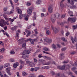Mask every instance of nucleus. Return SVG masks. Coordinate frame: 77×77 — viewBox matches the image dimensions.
Here are the masks:
<instances>
[{"mask_svg":"<svg viewBox=\"0 0 77 77\" xmlns=\"http://www.w3.org/2000/svg\"><path fill=\"white\" fill-rule=\"evenodd\" d=\"M31 5V4H30V3L29 2H28V3H26V5L27 6H30Z\"/></svg>","mask_w":77,"mask_h":77,"instance_id":"680f3d73","label":"nucleus"},{"mask_svg":"<svg viewBox=\"0 0 77 77\" xmlns=\"http://www.w3.org/2000/svg\"><path fill=\"white\" fill-rule=\"evenodd\" d=\"M72 66H77V63L76 62L74 64H72Z\"/></svg>","mask_w":77,"mask_h":77,"instance_id":"49530a36","label":"nucleus"},{"mask_svg":"<svg viewBox=\"0 0 77 77\" xmlns=\"http://www.w3.org/2000/svg\"><path fill=\"white\" fill-rule=\"evenodd\" d=\"M6 72L9 75H11V72H10V71H7Z\"/></svg>","mask_w":77,"mask_h":77,"instance_id":"de8ad7c7","label":"nucleus"},{"mask_svg":"<svg viewBox=\"0 0 77 77\" xmlns=\"http://www.w3.org/2000/svg\"><path fill=\"white\" fill-rule=\"evenodd\" d=\"M11 69V67H8L6 69V71H10Z\"/></svg>","mask_w":77,"mask_h":77,"instance_id":"c85d7f7f","label":"nucleus"},{"mask_svg":"<svg viewBox=\"0 0 77 77\" xmlns=\"http://www.w3.org/2000/svg\"><path fill=\"white\" fill-rule=\"evenodd\" d=\"M25 61L26 62V63H28L29 64H30V63H31V62L28 59H26L25 60Z\"/></svg>","mask_w":77,"mask_h":77,"instance_id":"f704fd0d","label":"nucleus"},{"mask_svg":"<svg viewBox=\"0 0 77 77\" xmlns=\"http://www.w3.org/2000/svg\"><path fill=\"white\" fill-rule=\"evenodd\" d=\"M22 74L23 75H24L25 76H26V75H27V74H26V73L25 72H24Z\"/></svg>","mask_w":77,"mask_h":77,"instance_id":"bf43d9fd","label":"nucleus"},{"mask_svg":"<svg viewBox=\"0 0 77 77\" xmlns=\"http://www.w3.org/2000/svg\"><path fill=\"white\" fill-rule=\"evenodd\" d=\"M19 62L20 64H22V65H24L25 64V63L22 60H19Z\"/></svg>","mask_w":77,"mask_h":77,"instance_id":"bb28decb","label":"nucleus"},{"mask_svg":"<svg viewBox=\"0 0 77 77\" xmlns=\"http://www.w3.org/2000/svg\"><path fill=\"white\" fill-rule=\"evenodd\" d=\"M76 21V18H69L68 19V21H70L71 23H73V22H75Z\"/></svg>","mask_w":77,"mask_h":77,"instance_id":"39448f33","label":"nucleus"},{"mask_svg":"<svg viewBox=\"0 0 77 77\" xmlns=\"http://www.w3.org/2000/svg\"><path fill=\"white\" fill-rule=\"evenodd\" d=\"M10 66V64L9 63H7L3 65V67L4 68H6V67H8V66Z\"/></svg>","mask_w":77,"mask_h":77,"instance_id":"a211bd4d","label":"nucleus"},{"mask_svg":"<svg viewBox=\"0 0 77 77\" xmlns=\"http://www.w3.org/2000/svg\"><path fill=\"white\" fill-rule=\"evenodd\" d=\"M33 9L32 7H30L27 10L28 14H29V15L31 14L32 13V11H33Z\"/></svg>","mask_w":77,"mask_h":77,"instance_id":"6e6552de","label":"nucleus"},{"mask_svg":"<svg viewBox=\"0 0 77 77\" xmlns=\"http://www.w3.org/2000/svg\"><path fill=\"white\" fill-rule=\"evenodd\" d=\"M71 39L72 41V43H74V41H75V42H77V39L76 37H75L74 40L73 39V38L72 37H71Z\"/></svg>","mask_w":77,"mask_h":77,"instance_id":"f3484780","label":"nucleus"},{"mask_svg":"<svg viewBox=\"0 0 77 77\" xmlns=\"http://www.w3.org/2000/svg\"><path fill=\"white\" fill-rule=\"evenodd\" d=\"M67 1L69 3L70 5H74V2L73 0H71V1H70V0H67Z\"/></svg>","mask_w":77,"mask_h":77,"instance_id":"2eb2a0df","label":"nucleus"},{"mask_svg":"<svg viewBox=\"0 0 77 77\" xmlns=\"http://www.w3.org/2000/svg\"><path fill=\"white\" fill-rule=\"evenodd\" d=\"M29 77H35V75H34L31 74L29 76Z\"/></svg>","mask_w":77,"mask_h":77,"instance_id":"603ef678","label":"nucleus"},{"mask_svg":"<svg viewBox=\"0 0 77 77\" xmlns=\"http://www.w3.org/2000/svg\"><path fill=\"white\" fill-rule=\"evenodd\" d=\"M65 1V0H62L60 3V5L61 6V8H63L64 6V5H63V2Z\"/></svg>","mask_w":77,"mask_h":77,"instance_id":"6ab92c4d","label":"nucleus"},{"mask_svg":"<svg viewBox=\"0 0 77 77\" xmlns=\"http://www.w3.org/2000/svg\"><path fill=\"white\" fill-rule=\"evenodd\" d=\"M43 50H44V51H49V49H48V48H44Z\"/></svg>","mask_w":77,"mask_h":77,"instance_id":"72a5a7b5","label":"nucleus"},{"mask_svg":"<svg viewBox=\"0 0 77 77\" xmlns=\"http://www.w3.org/2000/svg\"><path fill=\"white\" fill-rule=\"evenodd\" d=\"M39 69V67H35L34 69V71H38Z\"/></svg>","mask_w":77,"mask_h":77,"instance_id":"c9c22d12","label":"nucleus"},{"mask_svg":"<svg viewBox=\"0 0 77 77\" xmlns=\"http://www.w3.org/2000/svg\"><path fill=\"white\" fill-rule=\"evenodd\" d=\"M42 54H39L38 56V57L39 58H41V57H42Z\"/></svg>","mask_w":77,"mask_h":77,"instance_id":"864d4df0","label":"nucleus"},{"mask_svg":"<svg viewBox=\"0 0 77 77\" xmlns=\"http://www.w3.org/2000/svg\"><path fill=\"white\" fill-rule=\"evenodd\" d=\"M62 40L63 41H64L66 42V41H67L66 40H65V38L64 37H62Z\"/></svg>","mask_w":77,"mask_h":77,"instance_id":"3c124183","label":"nucleus"},{"mask_svg":"<svg viewBox=\"0 0 77 77\" xmlns=\"http://www.w3.org/2000/svg\"><path fill=\"white\" fill-rule=\"evenodd\" d=\"M44 40L45 42H47L48 43H50V42H52V39H50L49 40L48 39V38L47 37L44 38Z\"/></svg>","mask_w":77,"mask_h":77,"instance_id":"0eeeda50","label":"nucleus"},{"mask_svg":"<svg viewBox=\"0 0 77 77\" xmlns=\"http://www.w3.org/2000/svg\"><path fill=\"white\" fill-rule=\"evenodd\" d=\"M25 41H24V38H23L22 39H19L18 41L17 42L19 44H21L22 43L24 42Z\"/></svg>","mask_w":77,"mask_h":77,"instance_id":"9d476101","label":"nucleus"},{"mask_svg":"<svg viewBox=\"0 0 77 77\" xmlns=\"http://www.w3.org/2000/svg\"><path fill=\"white\" fill-rule=\"evenodd\" d=\"M5 51V49L4 48H2L0 49V52L2 53V52H3V51Z\"/></svg>","mask_w":77,"mask_h":77,"instance_id":"37998d69","label":"nucleus"},{"mask_svg":"<svg viewBox=\"0 0 77 77\" xmlns=\"http://www.w3.org/2000/svg\"><path fill=\"white\" fill-rule=\"evenodd\" d=\"M26 50H24V51L23 52V53L22 54V55H25L26 54Z\"/></svg>","mask_w":77,"mask_h":77,"instance_id":"4c0bfd02","label":"nucleus"},{"mask_svg":"<svg viewBox=\"0 0 77 77\" xmlns=\"http://www.w3.org/2000/svg\"><path fill=\"white\" fill-rule=\"evenodd\" d=\"M53 5H50L48 8V11L50 13H52L53 11Z\"/></svg>","mask_w":77,"mask_h":77,"instance_id":"20e7f679","label":"nucleus"},{"mask_svg":"<svg viewBox=\"0 0 77 77\" xmlns=\"http://www.w3.org/2000/svg\"><path fill=\"white\" fill-rule=\"evenodd\" d=\"M52 47H53V48H54V49H56V48H57L56 46V45L54 44L52 45Z\"/></svg>","mask_w":77,"mask_h":77,"instance_id":"e433bc0d","label":"nucleus"},{"mask_svg":"<svg viewBox=\"0 0 77 77\" xmlns=\"http://www.w3.org/2000/svg\"><path fill=\"white\" fill-rule=\"evenodd\" d=\"M0 45H3V42L2 41H0Z\"/></svg>","mask_w":77,"mask_h":77,"instance_id":"052dcab7","label":"nucleus"},{"mask_svg":"<svg viewBox=\"0 0 77 77\" xmlns=\"http://www.w3.org/2000/svg\"><path fill=\"white\" fill-rule=\"evenodd\" d=\"M8 20L9 21H11V23L14 22V19H12L11 18H9L8 19Z\"/></svg>","mask_w":77,"mask_h":77,"instance_id":"2f4dec72","label":"nucleus"},{"mask_svg":"<svg viewBox=\"0 0 77 77\" xmlns=\"http://www.w3.org/2000/svg\"><path fill=\"white\" fill-rule=\"evenodd\" d=\"M3 65H1L0 66V71H1L3 69Z\"/></svg>","mask_w":77,"mask_h":77,"instance_id":"a18cd8bd","label":"nucleus"},{"mask_svg":"<svg viewBox=\"0 0 77 77\" xmlns=\"http://www.w3.org/2000/svg\"><path fill=\"white\" fill-rule=\"evenodd\" d=\"M41 3V0H38L36 1V5H40Z\"/></svg>","mask_w":77,"mask_h":77,"instance_id":"412c9836","label":"nucleus"},{"mask_svg":"<svg viewBox=\"0 0 77 77\" xmlns=\"http://www.w3.org/2000/svg\"><path fill=\"white\" fill-rule=\"evenodd\" d=\"M58 24H60L61 27H63V26H64L65 22H61L60 23L58 22Z\"/></svg>","mask_w":77,"mask_h":77,"instance_id":"5701e85b","label":"nucleus"},{"mask_svg":"<svg viewBox=\"0 0 77 77\" xmlns=\"http://www.w3.org/2000/svg\"><path fill=\"white\" fill-rule=\"evenodd\" d=\"M17 11L18 13L20 14H21V12H22V11L20 9H17Z\"/></svg>","mask_w":77,"mask_h":77,"instance_id":"7c9ffc66","label":"nucleus"},{"mask_svg":"<svg viewBox=\"0 0 77 77\" xmlns=\"http://www.w3.org/2000/svg\"><path fill=\"white\" fill-rule=\"evenodd\" d=\"M51 63V62L49 61L48 62V63H43V65H49Z\"/></svg>","mask_w":77,"mask_h":77,"instance_id":"b1692460","label":"nucleus"},{"mask_svg":"<svg viewBox=\"0 0 77 77\" xmlns=\"http://www.w3.org/2000/svg\"><path fill=\"white\" fill-rule=\"evenodd\" d=\"M25 51H26V52L27 54H30V52L29 50H25Z\"/></svg>","mask_w":77,"mask_h":77,"instance_id":"58836bf2","label":"nucleus"},{"mask_svg":"<svg viewBox=\"0 0 77 77\" xmlns=\"http://www.w3.org/2000/svg\"><path fill=\"white\" fill-rule=\"evenodd\" d=\"M77 69L75 67H74L72 68V71H74V70H75Z\"/></svg>","mask_w":77,"mask_h":77,"instance_id":"69168bd1","label":"nucleus"},{"mask_svg":"<svg viewBox=\"0 0 77 77\" xmlns=\"http://www.w3.org/2000/svg\"><path fill=\"white\" fill-rule=\"evenodd\" d=\"M60 17V16L59 13H57L55 15H52L51 17V19L52 23H54V22L56 21V18H59Z\"/></svg>","mask_w":77,"mask_h":77,"instance_id":"f257e3e1","label":"nucleus"},{"mask_svg":"<svg viewBox=\"0 0 77 77\" xmlns=\"http://www.w3.org/2000/svg\"><path fill=\"white\" fill-rule=\"evenodd\" d=\"M58 68L60 69H61V70H63L64 69H65V65H64L62 66H58Z\"/></svg>","mask_w":77,"mask_h":77,"instance_id":"ddd939ff","label":"nucleus"},{"mask_svg":"<svg viewBox=\"0 0 77 77\" xmlns=\"http://www.w3.org/2000/svg\"><path fill=\"white\" fill-rule=\"evenodd\" d=\"M37 29H34V31L35 32V35H37V34H38V32H37Z\"/></svg>","mask_w":77,"mask_h":77,"instance_id":"09e8293b","label":"nucleus"},{"mask_svg":"<svg viewBox=\"0 0 77 77\" xmlns=\"http://www.w3.org/2000/svg\"><path fill=\"white\" fill-rule=\"evenodd\" d=\"M19 65V63L17 62L14 64L13 65V66L14 68H16L17 66H18Z\"/></svg>","mask_w":77,"mask_h":77,"instance_id":"f8f14e48","label":"nucleus"},{"mask_svg":"<svg viewBox=\"0 0 77 77\" xmlns=\"http://www.w3.org/2000/svg\"><path fill=\"white\" fill-rule=\"evenodd\" d=\"M74 29H77V25H76V26H73Z\"/></svg>","mask_w":77,"mask_h":77,"instance_id":"0e129e2a","label":"nucleus"},{"mask_svg":"<svg viewBox=\"0 0 77 77\" xmlns=\"http://www.w3.org/2000/svg\"><path fill=\"white\" fill-rule=\"evenodd\" d=\"M44 68V69H48L49 68V67L48 66H45L44 67H43Z\"/></svg>","mask_w":77,"mask_h":77,"instance_id":"4d7b16f0","label":"nucleus"},{"mask_svg":"<svg viewBox=\"0 0 77 77\" xmlns=\"http://www.w3.org/2000/svg\"><path fill=\"white\" fill-rule=\"evenodd\" d=\"M70 8L71 9H76L77 7L75 5H73L70 7Z\"/></svg>","mask_w":77,"mask_h":77,"instance_id":"c756f323","label":"nucleus"},{"mask_svg":"<svg viewBox=\"0 0 77 77\" xmlns=\"http://www.w3.org/2000/svg\"><path fill=\"white\" fill-rule=\"evenodd\" d=\"M45 30H46V33L47 35H49L50 33V31L48 30V28H45Z\"/></svg>","mask_w":77,"mask_h":77,"instance_id":"4468645a","label":"nucleus"},{"mask_svg":"<svg viewBox=\"0 0 77 77\" xmlns=\"http://www.w3.org/2000/svg\"><path fill=\"white\" fill-rule=\"evenodd\" d=\"M40 62L41 63V64H43V63H45L46 62L45 60H42L40 61Z\"/></svg>","mask_w":77,"mask_h":77,"instance_id":"473e14b6","label":"nucleus"},{"mask_svg":"<svg viewBox=\"0 0 77 77\" xmlns=\"http://www.w3.org/2000/svg\"><path fill=\"white\" fill-rule=\"evenodd\" d=\"M8 10V8H4V11H6Z\"/></svg>","mask_w":77,"mask_h":77,"instance_id":"774afa93","label":"nucleus"},{"mask_svg":"<svg viewBox=\"0 0 77 77\" xmlns=\"http://www.w3.org/2000/svg\"><path fill=\"white\" fill-rule=\"evenodd\" d=\"M10 61L11 62H15V60L14 59L11 58L10 59Z\"/></svg>","mask_w":77,"mask_h":77,"instance_id":"a19ab883","label":"nucleus"},{"mask_svg":"<svg viewBox=\"0 0 77 77\" xmlns=\"http://www.w3.org/2000/svg\"><path fill=\"white\" fill-rule=\"evenodd\" d=\"M6 14H7V15H10V13L9 12L7 11L5 13H4L3 14V17H4L5 18V20H8V16H7V15H6Z\"/></svg>","mask_w":77,"mask_h":77,"instance_id":"423d86ee","label":"nucleus"},{"mask_svg":"<svg viewBox=\"0 0 77 77\" xmlns=\"http://www.w3.org/2000/svg\"><path fill=\"white\" fill-rule=\"evenodd\" d=\"M17 27H18V26H15L13 27L12 28H11V30H13V31H14V30H16V29H17Z\"/></svg>","mask_w":77,"mask_h":77,"instance_id":"aec40b11","label":"nucleus"},{"mask_svg":"<svg viewBox=\"0 0 77 77\" xmlns=\"http://www.w3.org/2000/svg\"><path fill=\"white\" fill-rule=\"evenodd\" d=\"M41 52V49H38L36 52V53H39Z\"/></svg>","mask_w":77,"mask_h":77,"instance_id":"79ce46f5","label":"nucleus"},{"mask_svg":"<svg viewBox=\"0 0 77 77\" xmlns=\"http://www.w3.org/2000/svg\"><path fill=\"white\" fill-rule=\"evenodd\" d=\"M34 62L35 63H37V59L36 58H33Z\"/></svg>","mask_w":77,"mask_h":77,"instance_id":"8fccbe9b","label":"nucleus"},{"mask_svg":"<svg viewBox=\"0 0 77 77\" xmlns=\"http://www.w3.org/2000/svg\"><path fill=\"white\" fill-rule=\"evenodd\" d=\"M25 41H24V42H25L24 43H23L22 45V47L23 48H26V42H25Z\"/></svg>","mask_w":77,"mask_h":77,"instance_id":"dca6fc26","label":"nucleus"},{"mask_svg":"<svg viewBox=\"0 0 77 77\" xmlns=\"http://www.w3.org/2000/svg\"><path fill=\"white\" fill-rule=\"evenodd\" d=\"M73 14V13H72V11H69V14L70 15V17H72L74 16V15L72 14Z\"/></svg>","mask_w":77,"mask_h":77,"instance_id":"a878e982","label":"nucleus"},{"mask_svg":"<svg viewBox=\"0 0 77 77\" xmlns=\"http://www.w3.org/2000/svg\"><path fill=\"white\" fill-rule=\"evenodd\" d=\"M3 33L4 35H6V36H7L8 38H9L10 36H9V35L8 34V33L5 32H3Z\"/></svg>","mask_w":77,"mask_h":77,"instance_id":"cd10ccee","label":"nucleus"},{"mask_svg":"<svg viewBox=\"0 0 77 77\" xmlns=\"http://www.w3.org/2000/svg\"><path fill=\"white\" fill-rule=\"evenodd\" d=\"M25 32H26L27 34L26 35V37H28V36H30V34L31 33L30 31V30L28 31V30L26 29L25 31Z\"/></svg>","mask_w":77,"mask_h":77,"instance_id":"9b49d317","label":"nucleus"},{"mask_svg":"<svg viewBox=\"0 0 77 77\" xmlns=\"http://www.w3.org/2000/svg\"><path fill=\"white\" fill-rule=\"evenodd\" d=\"M25 20H26V21H27V20H28V17H27V16H26L25 17Z\"/></svg>","mask_w":77,"mask_h":77,"instance_id":"338daca9","label":"nucleus"},{"mask_svg":"<svg viewBox=\"0 0 77 77\" xmlns=\"http://www.w3.org/2000/svg\"><path fill=\"white\" fill-rule=\"evenodd\" d=\"M51 27L52 29L53 30L54 32L55 33H56L57 32H58V29L57 28H54V27H53V26L52 25L51 26Z\"/></svg>","mask_w":77,"mask_h":77,"instance_id":"1a4fd4ad","label":"nucleus"},{"mask_svg":"<svg viewBox=\"0 0 77 77\" xmlns=\"http://www.w3.org/2000/svg\"><path fill=\"white\" fill-rule=\"evenodd\" d=\"M19 18L21 19L23 18V17H22V14H20L19 15Z\"/></svg>","mask_w":77,"mask_h":77,"instance_id":"13d9d810","label":"nucleus"},{"mask_svg":"<svg viewBox=\"0 0 77 77\" xmlns=\"http://www.w3.org/2000/svg\"><path fill=\"white\" fill-rule=\"evenodd\" d=\"M0 75L1 77H4L3 75V74H2V72H1V71H0Z\"/></svg>","mask_w":77,"mask_h":77,"instance_id":"e2e57ef3","label":"nucleus"},{"mask_svg":"<svg viewBox=\"0 0 77 77\" xmlns=\"http://www.w3.org/2000/svg\"><path fill=\"white\" fill-rule=\"evenodd\" d=\"M38 38H36L35 39H32L31 38H29L28 39L26 40H25V42H29V41H30L31 43L33 45L34 44V42H38Z\"/></svg>","mask_w":77,"mask_h":77,"instance_id":"f03ea898","label":"nucleus"},{"mask_svg":"<svg viewBox=\"0 0 77 77\" xmlns=\"http://www.w3.org/2000/svg\"><path fill=\"white\" fill-rule=\"evenodd\" d=\"M70 67V66L69 65H67L65 66V68H66V69H69Z\"/></svg>","mask_w":77,"mask_h":77,"instance_id":"c03bdc74","label":"nucleus"},{"mask_svg":"<svg viewBox=\"0 0 77 77\" xmlns=\"http://www.w3.org/2000/svg\"><path fill=\"white\" fill-rule=\"evenodd\" d=\"M3 23L4 25L6 24H7V25H9V23H8V22H5V21L4 20L1 19L0 21V25L1 27H3L4 26Z\"/></svg>","mask_w":77,"mask_h":77,"instance_id":"7ed1b4c3","label":"nucleus"},{"mask_svg":"<svg viewBox=\"0 0 77 77\" xmlns=\"http://www.w3.org/2000/svg\"><path fill=\"white\" fill-rule=\"evenodd\" d=\"M43 53H45L46 54H50V53H48V52H45V51H42Z\"/></svg>","mask_w":77,"mask_h":77,"instance_id":"6e6d98bb","label":"nucleus"},{"mask_svg":"<svg viewBox=\"0 0 77 77\" xmlns=\"http://www.w3.org/2000/svg\"><path fill=\"white\" fill-rule=\"evenodd\" d=\"M43 58H44V59H45L46 60H50V59H51V58L47 56H44Z\"/></svg>","mask_w":77,"mask_h":77,"instance_id":"4be33fe9","label":"nucleus"},{"mask_svg":"<svg viewBox=\"0 0 77 77\" xmlns=\"http://www.w3.org/2000/svg\"><path fill=\"white\" fill-rule=\"evenodd\" d=\"M9 2L11 5L12 7L13 8V9H14V4L12 3V2L11 0H9Z\"/></svg>","mask_w":77,"mask_h":77,"instance_id":"393cba45","label":"nucleus"},{"mask_svg":"<svg viewBox=\"0 0 77 77\" xmlns=\"http://www.w3.org/2000/svg\"><path fill=\"white\" fill-rule=\"evenodd\" d=\"M19 33H18V32H17L16 33V37H17V38H18L19 37Z\"/></svg>","mask_w":77,"mask_h":77,"instance_id":"5fc2aeb1","label":"nucleus"},{"mask_svg":"<svg viewBox=\"0 0 77 77\" xmlns=\"http://www.w3.org/2000/svg\"><path fill=\"white\" fill-rule=\"evenodd\" d=\"M15 53V52H14V51H11L10 52L11 54H14Z\"/></svg>","mask_w":77,"mask_h":77,"instance_id":"ea45409f","label":"nucleus"}]
</instances>
